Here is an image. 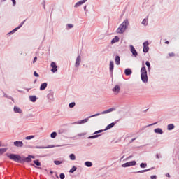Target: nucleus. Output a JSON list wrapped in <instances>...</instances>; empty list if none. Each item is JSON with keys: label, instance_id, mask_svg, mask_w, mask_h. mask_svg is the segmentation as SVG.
<instances>
[{"label": "nucleus", "instance_id": "f257e3e1", "mask_svg": "<svg viewBox=\"0 0 179 179\" xmlns=\"http://www.w3.org/2000/svg\"><path fill=\"white\" fill-rule=\"evenodd\" d=\"M129 24V22L128 20H125L117 29L116 33L118 34H122V33H125V30L128 28V25Z\"/></svg>", "mask_w": 179, "mask_h": 179}, {"label": "nucleus", "instance_id": "f03ea898", "mask_svg": "<svg viewBox=\"0 0 179 179\" xmlns=\"http://www.w3.org/2000/svg\"><path fill=\"white\" fill-rule=\"evenodd\" d=\"M141 78L142 82L148 83V71H146V67H145V66L141 69Z\"/></svg>", "mask_w": 179, "mask_h": 179}, {"label": "nucleus", "instance_id": "7ed1b4c3", "mask_svg": "<svg viewBox=\"0 0 179 179\" xmlns=\"http://www.w3.org/2000/svg\"><path fill=\"white\" fill-rule=\"evenodd\" d=\"M8 157H9V159H10V160H13L14 162H22V157H20V155H16V154H10L8 155H7Z\"/></svg>", "mask_w": 179, "mask_h": 179}, {"label": "nucleus", "instance_id": "20e7f679", "mask_svg": "<svg viewBox=\"0 0 179 179\" xmlns=\"http://www.w3.org/2000/svg\"><path fill=\"white\" fill-rule=\"evenodd\" d=\"M99 115H100V113H96V114H95L94 115L89 116L86 119L78 121V122H76L75 124H77L78 125H80L81 124H86V122H87V121H89V118H93V117H97Z\"/></svg>", "mask_w": 179, "mask_h": 179}, {"label": "nucleus", "instance_id": "39448f33", "mask_svg": "<svg viewBox=\"0 0 179 179\" xmlns=\"http://www.w3.org/2000/svg\"><path fill=\"white\" fill-rule=\"evenodd\" d=\"M136 162L135 161H131L129 162H126L122 165V167H131V166H136Z\"/></svg>", "mask_w": 179, "mask_h": 179}, {"label": "nucleus", "instance_id": "423d86ee", "mask_svg": "<svg viewBox=\"0 0 179 179\" xmlns=\"http://www.w3.org/2000/svg\"><path fill=\"white\" fill-rule=\"evenodd\" d=\"M121 90V87H120V85H115L112 91L113 92V93L115 94H118V93H120Z\"/></svg>", "mask_w": 179, "mask_h": 179}, {"label": "nucleus", "instance_id": "0eeeda50", "mask_svg": "<svg viewBox=\"0 0 179 179\" xmlns=\"http://www.w3.org/2000/svg\"><path fill=\"white\" fill-rule=\"evenodd\" d=\"M143 52H148L149 51V42L145 41L143 43Z\"/></svg>", "mask_w": 179, "mask_h": 179}, {"label": "nucleus", "instance_id": "6e6552de", "mask_svg": "<svg viewBox=\"0 0 179 179\" xmlns=\"http://www.w3.org/2000/svg\"><path fill=\"white\" fill-rule=\"evenodd\" d=\"M130 51L134 57H138V52H136V50H135V48L132 45H130Z\"/></svg>", "mask_w": 179, "mask_h": 179}, {"label": "nucleus", "instance_id": "1a4fd4ad", "mask_svg": "<svg viewBox=\"0 0 179 179\" xmlns=\"http://www.w3.org/2000/svg\"><path fill=\"white\" fill-rule=\"evenodd\" d=\"M50 66L52 68L51 71H52V72H53V73L57 72V64H55V62H52Z\"/></svg>", "mask_w": 179, "mask_h": 179}, {"label": "nucleus", "instance_id": "9d476101", "mask_svg": "<svg viewBox=\"0 0 179 179\" xmlns=\"http://www.w3.org/2000/svg\"><path fill=\"white\" fill-rule=\"evenodd\" d=\"M14 145L16 148H23V141H15L14 142Z\"/></svg>", "mask_w": 179, "mask_h": 179}, {"label": "nucleus", "instance_id": "9b49d317", "mask_svg": "<svg viewBox=\"0 0 179 179\" xmlns=\"http://www.w3.org/2000/svg\"><path fill=\"white\" fill-rule=\"evenodd\" d=\"M113 70H114V62L110 61L109 64V71L110 73H113Z\"/></svg>", "mask_w": 179, "mask_h": 179}, {"label": "nucleus", "instance_id": "f8f14e48", "mask_svg": "<svg viewBox=\"0 0 179 179\" xmlns=\"http://www.w3.org/2000/svg\"><path fill=\"white\" fill-rule=\"evenodd\" d=\"M87 0H82L80 1H78L76 3V5L74 6V8H78V6H80V5H83V3H85V2H87Z\"/></svg>", "mask_w": 179, "mask_h": 179}, {"label": "nucleus", "instance_id": "ddd939ff", "mask_svg": "<svg viewBox=\"0 0 179 179\" xmlns=\"http://www.w3.org/2000/svg\"><path fill=\"white\" fill-rule=\"evenodd\" d=\"M48 99L50 100V101H54V92H50L48 94Z\"/></svg>", "mask_w": 179, "mask_h": 179}, {"label": "nucleus", "instance_id": "4468645a", "mask_svg": "<svg viewBox=\"0 0 179 179\" xmlns=\"http://www.w3.org/2000/svg\"><path fill=\"white\" fill-rule=\"evenodd\" d=\"M80 61H82V59L80 56H78L76 60L75 66H79V65H80Z\"/></svg>", "mask_w": 179, "mask_h": 179}, {"label": "nucleus", "instance_id": "2eb2a0df", "mask_svg": "<svg viewBox=\"0 0 179 179\" xmlns=\"http://www.w3.org/2000/svg\"><path fill=\"white\" fill-rule=\"evenodd\" d=\"M24 22H26V21L24 20L22 22H21L20 26H18L17 28L14 29L10 33H15V31H17V30H19V29H20V27H22V26H23V24H24Z\"/></svg>", "mask_w": 179, "mask_h": 179}, {"label": "nucleus", "instance_id": "dca6fc26", "mask_svg": "<svg viewBox=\"0 0 179 179\" xmlns=\"http://www.w3.org/2000/svg\"><path fill=\"white\" fill-rule=\"evenodd\" d=\"M14 113L22 114V109L17 106H14Z\"/></svg>", "mask_w": 179, "mask_h": 179}, {"label": "nucleus", "instance_id": "f3484780", "mask_svg": "<svg viewBox=\"0 0 179 179\" xmlns=\"http://www.w3.org/2000/svg\"><path fill=\"white\" fill-rule=\"evenodd\" d=\"M120 41V37L115 36V38L111 41V44H115V43H118Z\"/></svg>", "mask_w": 179, "mask_h": 179}, {"label": "nucleus", "instance_id": "a211bd4d", "mask_svg": "<svg viewBox=\"0 0 179 179\" xmlns=\"http://www.w3.org/2000/svg\"><path fill=\"white\" fill-rule=\"evenodd\" d=\"M112 111H114V108H111L105 111H103L102 113H101V114H108V113H112Z\"/></svg>", "mask_w": 179, "mask_h": 179}, {"label": "nucleus", "instance_id": "6ab92c4d", "mask_svg": "<svg viewBox=\"0 0 179 179\" xmlns=\"http://www.w3.org/2000/svg\"><path fill=\"white\" fill-rule=\"evenodd\" d=\"M47 88V83H43L41 85L40 90H45Z\"/></svg>", "mask_w": 179, "mask_h": 179}, {"label": "nucleus", "instance_id": "aec40b11", "mask_svg": "<svg viewBox=\"0 0 179 179\" xmlns=\"http://www.w3.org/2000/svg\"><path fill=\"white\" fill-rule=\"evenodd\" d=\"M154 132H155V134H159V135H162L163 134V130H162L160 128H157L154 130Z\"/></svg>", "mask_w": 179, "mask_h": 179}, {"label": "nucleus", "instance_id": "412c9836", "mask_svg": "<svg viewBox=\"0 0 179 179\" xmlns=\"http://www.w3.org/2000/svg\"><path fill=\"white\" fill-rule=\"evenodd\" d=\"M124 73H125V75H127L128 76L132 74V71L130 69H127L124 71Z\"/></svg>", "mask_w": 179, "mask_h": 179}, {"label": "nucleus", "instance_id": "4be33fe9", "mask_svg": "<svg viewBox=\"0 0 179 179\" xmlns=\"http://www.w3.org/2000/svg\"><path fill=\"white\" fill-rule=\"evenodd\" d=\"M29 99L32 103H36L37 97L36 96H29Z\"/></svg>", "mask_w": 179, "mask_h": 179}, {"label": "nucleus", "instance_id": "5701e85b", "mask_svg": "<svg viewBox=\"0 0 179 179\" xmlns=\"http://www.w3.org/2000/svg\"><path fill=\"white\" fill-rule=\"evenodd\" d=\"M114 125H115V123L113 122L110 123V124H108L106 128L105 129L106 131L108 130V129H111V128H113V127H114Z\"/></svg>", "mask_w": 179, "mask_h": 179}, {"label": "nucleus", "instance_id": "b1692460", "mask_svg": "<svg viewBox=\"0 0 179 179\" xmlns=\"http://www.w3.org/2000/svg\"><path fill=\"white\" fill-rule=\"evenodd\" d=\"M115 61L116 65H120V62H121V59H120V56H116L115 59Z\"/></svg>", "mask_w": 179, "mask_h": 179}, {"label": "nucleus", "instance_id": "393cba45", "mask_svg": "<svg viewBox=\"0 0 179 179\" xmlns=\"http://www.w3.org/2000/svg\"><path fill=\"white\" fill-rule=\"evenodd\" d=\"M50 148H54V146H48V147H44V146H36V149H48Z\"/></svg>", "mask_w": 179, "mask_h": 179}, {"label": "nucleus", "instance_id": "a878e982", "mask_svg": "<svg viewBox=\"0 0 179 179\" xmlns=\"http://www.w3.org/2000/svg\"><path fill=\"white\" fill-rule=\"evenodd\" d=\"M24 162H26L27 163H30V162H31V157H30V155L24 158Z\"/></svg>", "mask_w": 179, "mask_h": 179}, {"label": "nucleus", "instance_id": "bb28decb", "mask_svg": "<svg viewBox=\"0 0 179 179\" xmlns=\"http://www.w3.org/2000/svg\"><path fill=\"white\" fill-rule=\"evenodd\" d=\"M85 165L87 167H92V166H93V164L92 163V162L87 161L85 162Z\"/></svg>", "mask_w": 179, "mask_h": 179}, {"label": "nucleus", "instance_id": "cd10ccee", "mask_svg": "<svg viewBox=\"0 0 179 179\" xmlns=\"http://www.w3.org/2000/svg\"><path fill=\"white\" fill-rule=\"evenodd\" d=\"M8 148H0V155H3L6 152H7Z\"/></svg>", "mask_w": 179, "mask_h": 179}, {"label": "nucleus", "instance_id": "c85d7f7f", "mask_svg": "<svg viewBox=\"0 0 179 179\" xmlns=\"http://www.w3.org/2000/svg\"><path fill=\"white\" fill-rule=\"evenodd\" d=\"M168 131H171V129H174V124H170L167 127Z\"/></svg>", "mask_w": 179, "mask_h": 179}, {"label": "nucleus", "instance_id": "c756f323", "mask_svg": "<svg viewBox=\"0 0 179 179\" xmlns=\"http://www.w3.org/2000/svg\"><path fill=\"white\" fill-rule=\"evenodd\" d=\"M141 24H143V26H148V19H143Z\"/></svg>", "mask_w": 179, "mask_h": 179}, {"label": "nucleus", "instance_id": "7c9ffc66", "mask_svg": "<svg viewBox=\"0 0 179 179\" xmlns=\"http://www.w3.org/2000/svg\"><path fill=\"white\" fill-rule=\"evenodd\" d=\"M34 164H36V166H41V163H40V161H38V159L34 160Z\"/></svg>", "mask_w": 179, "mask_h": 179}, {"label": "nucleus", "instance_id": "2f4dec72", "mask_svg": "<svg viewBox=\"0 0 179 179\" xmlns=\"http://www.w3.org/2000/svg\"><path fill=\"white\" fill-rule=\"evenodd\" d=\"M147 166H148V164H146V163H141V164H140V167H141V169H145V168L147 167Z\"/></svg>", "mask_w": 179, "mask_h": 179}, {"label": "nucleus", "instance_id": "473e14b6", "mask_svg": "<svg viewBox=\"0 0 179 179\" xmlns=\"http://www.w3.org/2000/svg\"><path fill=\"white\" fill-rule=\"evenodd\" d=\"M50 137L52 138H57V132L54 131L50 134Z\"/></svg>", "mask_w": 179, "mask_h": 179}, {"label": "nucleus", "instance_id": "72a5a7b5", "mask_svg": "<svg viewBox=\"0 0 179 179\" xmlns=\"http://www.w3.org/2000/svg\"><path fill=\"white\" fill-rule=\"evenodd\" d=\"M69 158L71 159V160H76V157L73 154H71L69 155Z\"/></svg>", "mask_w": 179, "mask_h": 179}, {"label": "nucleus", "instance_id": "f704fd0d", "mask_svg": "<svg viewBox=\"0 0 179 179\" xmlns=\"http://www.w3.org/2000/svg\"><path fill=\"white\" fill-rule=\"evenodd\" d=\"M145 65L147 66L148 71H150V63L148 61H147L145 62Z\"/></svg>", "mask_w": 179, "mask_h": 179}, {"label": "nucleus", "instance_id": "c9c22d12", "mask_svg": "<svg viewBox=\"0 0 179 179\" xmlns=\"http://www.w3.org/2000/svg\"><path fill=\"white\" fill-rule=\"evenodd\" d=\"M99 136H100V135L92 136L88 137V139H94L96 138H99Z\"/></svg>", "mask_w": 179, "mask_h": 179}, {"label": "nucleus", "instance_id": "e433bc0d", "mask_svg": "<svg viewBox=\"0 0 179 179\" xmlns=\"http://www.w3.org/2000/svg\"><path fill=\"white\" fill-rule=\"evenodd\" d=\"M34 138V136H28L25 138L27 141H30V139H33Z\"/></svg>", "mask_w": 179, "mask_h": 179}, {"label": "nucleus", "instance_id": "4c0bfd02", "mask_svg": "<svg viewBox=\"0 0 179 179\" xmlns=\"http://www.w3.org/2000/svg\"><path fill=\"white\" fill-rule=\"evenodd\" d=\"M55 164H56V166H59V164H62V162L61 161H54Z\"/></svg>", "mask_w": 179, "mask_h": 179}, {"label": "nucleus", "instance_id": "58836bf2", "mask_svg": "<svg viewBox=\"0 0 179 179\" xmlns=\"http://www.w3.org/2000/svg\"><path fill=\"white\" fill-rule=\"evenodd\" d=\"M75 102H72V103H69V107H70V108H73V107H75Z\"/></svg>", "mask_w": 179, "mask_h": 179}, {"label": "nucleus", "instance_id": "ea45409f", "mask_svg": "<svg viewBox=\"0 0 179 179\" xmlns=\"http://www.w3.org/2000/svg\"><path fill=\"white\" fill-rule=\"evenodd\" d=\"M75 171H76V167L73 166L71 170H70V173H75Z\"/></svg>", "mask_w": 179, "mask_h": 179}, {"label": "nucleus", "instance_id": "a19ab883", "mask_svg": "<svg viewBox=\"0 0 179 179\" xmlns=\"http://www.w3.org/2000/svg\"><path fill=\"white\" fill-rule=\"evenodd\" d=\"M150 170V169H145V170L139 171H138V173H146V171H149Z\"/></svg>", "mask_w": 179, "mask_h": 179}, {"label": "nucleus", "instance_id": "79ce46f5", "mask_svg": "<svg viewBox=\"0 0 179 179\" xmlns=\"http://www.w3.org/2000/svg\"><path fill=\"white\" fill-rule=\"evenodd\" d=\"M67 27H69V29H72V27H73V24H67Z\"/></svg>", "mask_w": 179, "mask_h": 179}, {"label": "nucleus", "instance_id": "37998d69", "mask_svg": "<svg viewBox=\"0 0 179 179\" xmlns=\"http://www.w3.org/2000/svg\"><path fill=\"white\" fill-rule=\"evenodd\" d=\"M34 76H36V78H38V76H40L38 75V73H37L36 71H34Z\"/></svg>", "mask_w": 179, "mask_h": 179}, {"label": "nucleus", "instance_id": "c03bdc74", "mask_svg": "<svg viewBox=\"0 0 179 179\" xmlns=\"http://www.w3.org/2000/svg\"><path fill=\"white\" fill-rule=\"evenodd\" d=\"M60 178H61V179L65 178V174L61 173V174H60Z\"/></svg>", "mask_w": 179, "mask_h": 179}, {"label": "nucleus", "instance_id": "a18cd8bd", "mask_svg": "<svg viewBox=\"0 0 179 179\" xmlns=\"http://www.w3.org/2000/svg\"><path fill=\"white\" fill-rule=\"evenodd\" d=\"M86 135V133H81L78 134V136H85Z\"/></svg>", "mask_w": 179, "mask_h": 179}, {"label": "nucleus", "instance_id": "49530a36", "mask_svg": "<svg viewBox=\"0 0 179 179\" xmlns=\"http://www.w3.org/2000/svg\"><path fill=\"white\" fill-rule=\"evenodd\" d=\"M101 132H103V130H99V131H96V132L94 133V134H100Z\"/></svg>", "mask_w": 179, "mask_h": 179}, {"label": "nucleus", "instance_id": "de8ad7c7", "mask_svg": "<svg viewBox=\"0 0 179 179\" xmlns=\"http://www.w3.org/2000/svg\"><path fill=\"white\" fill-rule=\"evenodd\" d=\"M13 3V6H15V5H16V1L15 0H11Z\"/></svg>", "mask_w": 179, "mask_h": 179}, {"label": "nucleus", "instance_id": "09e8293b", "mask_svg": "<svg viewBox=\"0 0 179 179\" xmlns=\"http://www.w3.org/2000/svg\"><path fill=\"white\" fill-rule=\"evenodd\" d=\"M156 178H157L156 175H154V176H151V179H156Z\"/></svg>", "mask_w": 179, "mask_h": 179}, {"label": "nucleus", "instance_id": "8fccbe9b", "mask_svg": "<svg viewBox=\"0 0 179 179\" xmlns=\"http://www.w3.org/2000/svg\"><path fill=\"white\" fill-rule=\"evenodd\" d=\"M36 61H37V57H34V61H33L34 64V62H36Z\"/></svg>", "mask_w": 179, "mask_h": 179}, {"label": "nucleus", "instance_id": "3c124183", "mask_svg": "<svg viewBox=\"0 0 179 179\" xmlns=\"http://www.w3.org/2000/svg\"><path fill=\"white\" fill-rule=\"evenodd\" d=\"M31 159H36V157L34 155H29Z\"/></svg>", "mask_w": 179, "mask_h": 179}, {"label": "nucleus", "instance_id": "603ef678", "mask_svg": "<svg viewBox=\"0 0 179 179\" xmlns=\"http://www.w3.org/2000/svg\"><path fill=\"white\" fill-rule=\"evenodd\" d=\"M156 157H157V159H160V157H159V154L156 155Z\"/></svg>", "mask_w": 179, "mask_h": 179}, {"label": "nucleus", "instance_id": "864d4df0", "mask_svg": "<svg viewBox=\"0 0 179 179\" xmlns=\"http://www.w3.org/2000/svg\"><path fill=\"white\" fill-rule=\"evenodd\" d=\"M170 57H173L174 56V53H171V54H169Z\"/></svg>", "mask_w": 179, "mask_h": 179}, {"label": "nucleus", "instance_id": "5fc2aeb1", "mask_svg": "<svg viewBox=\"0 0 179 179\" xmlns=\"http://www.w3.org/2000/svg\"><path fill=\"white\" fill-rule=\"evenodd\" d=\"M132 157V155H130L127 157V159H131Z\"/></svg>", "mask_w": 179, "mask_h": 179}, {"label": "nucleus", "instance_id": "6e6d98bb", "mask_svg": "<svg viewBox=\"0 0 179 179\" xmlns=\"http://www.w3.org/2000/svg\"><path fill=\"white\" fill-rule=\"evenodd\" d=\"M151 125H156V123H154L152 124H150L149 127H151Z\"/></svg>", "mask_w": 179, "mask_h": 179}, {"label": "nucleus", "instance_id": "4d7b16f0", "mask_svg": "<svg viewBox=\"0 0 179 179\" xmlns=\"http://www.w3.org/2000/svg\"><path fill=\"white\" fill-rule=\"evenodd\" d=\"M135 139H136V138H133V139L131 140V142H134V141H135Z\"/></svg>", "mask_w": 179, "mask_h": 179}, {"label": "nucleus", "instance_id": "13d9d810", "mask_svg": "<svg viewBox=\"0 0 179 179\" xmlns=\"http://www.w3.org/2000/svg\"><path fill=\"white\" fill-rule=\"evenodd\" d=\"M2 146V141H0V148Z\"/></svg>", "mask_w": 179, "mask_h": 179}, {"label": "nucleus", "instance_id": "bf43d9fd", "mask_svg": "<svg viewBox=\"0 0 179 179\" xmlns=\"http://www.w3.org/2000/svg\"><path fill=\"white\" fill-rule=\"evenodd\" d=\"M165 44H169V41H166L165 42Z\"/></svg>", "mask_w": 179, "mask_h": 179}, {"label": "nucleus", "instance_id": "052dcab7", "mask_svg": "<svg viewBox=\"0 0 179 179\" xmlns=\"http://www.w3.org/2000/svg\"><path fill=\"white\" fill-rule=\"evenodd\" d=\"M53 171H51L50 172V174H53Z\"/></svg>", "mask_w": 179, "mask_h": 179}, {"label": "nucleus", "instance_id": "680f3d73", "mask_svg": "<svg viewBox=\"0 0 179 179\" xmlns=\"http://www.w3.org/2000/svg\"><path fill=\"white\" fill-rule=\"evenodd\" d=\"M166 177H170V174H166Z\"/></svg>", "mask_w": 179, "mask_h": 179}, {"label": "nucleus", "instance_id": "e2e57ef3", "mask_svg": "<svg viewBox=\"0 0 179 179\" xmlns=\"http://www.w3.org/2000/svg\"><path fill=\"white\" fill-rule=\"evenodd\" d=\"M31 166H34V167H36V166L33 164H31Z\"/></svg>", "mask_w": 179, "mask_h": 179}, {"label": "nucleus", "instance_id": "0e129e2a", "mask_svg": "<svg viewBox=\"0 0 179 179\" xmlns=\"http://www.w3.org/2000/svg\"><path fill=\"white\" fill-rule=\"evenodd\" d=\"M84 10H86V6L84 7Z\"/></svg>", "mask_w": 179, "mask_h": 179}, {"label": "nucleus", "instance_id": "69168bd1", "mask_svg": "<svg viewBox=\"0 0 179 179\" xmlns=\"http://www.w3.org/2000/svg\"><path fill=\"white\" fill-rule=\"evenodd\" d=\"M56 177H57V178H59V177H58V175H57V174H56Z\"/></svg>", "mask_w": 179, "mask_h": 179}, {"label": "nucleus", "instance_id": "338daca9", "mask_svg": "<svg viewBox=\"0 0 179 179\" xmlns=\"http://www.w3.org/2000/svg\"><path fill=\"white\" fill-rule=\"evenodd\" d=\"M3 1H6V0H3Z\"/></svg>", "mask_w": 179, "mask_h": 179}]
</instances>
